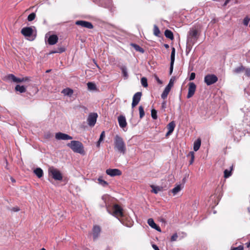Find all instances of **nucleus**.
<instances>
[{"label": "nucleus", "mask_w": 250, "mask_h": 250, "mask_svg": "<svg viewBox=\"0 0 250 250\" xmlns=\"http://www.w3.org/2000/svg\"><path fill=\"white\" fill-rule=\"evenodd\" d=\"M174 62H170V68H169V74L171 75L173 69Z\"/></svg>", "instance_id": "nucleus-46"}, {"label": "nucleus", "mask_w": 250, "mask_h": 250, "mask_svg": "<svg viewBox=\"0 0 250 250\" xmlns=\"http://www.w3.org/2000/svg\"><path fill=\"white\" fill-rule=\"evenodd\" d=\"M166 105H167V103L166 101H163L162 103V108L163 109H165V108H166Z\"/></svg>", "instance_id": "nucleus-52"}, {"label": "nucleus", "mask_w": 250, "mask_h": 250, "mask_svg": "<svg viewBox=\"0 0 250 250\" xmlns=\"http://www.w3.org/2000/svg\"><path fill=\"white\" fill-rule=\"evenodd\" d=\"M164 46H165V47L166 48H168V47H169V45H168V44H165L164 45Z\"/></svg>", "instance_id": "nucleus-60"}, {"label": "nucleus", "mask_w": 250, "mask_h": 250, "mask_svg": "<svg viewBox=\"0 0 250 250\" xmlns=\"http://www.w3.org/2000/svg\"><path fill=\"white\" fill-rule=\"evenodd\" d=\"M147 223L152 228L157 230L159 232L161 231L160 228L155 224L153 219H148L147 220Z\"/></svg>", "instance_id": "nucleus-16"}, {"label": "nucleus", "mask_w": 250, "mask_h": 250, "mask_svg": "<svg viewBox=\"0 0 250 250\" xmlns=\"http://www.w3.org/2000/svg\"><path fill=\"white\" fill-rule=\"evenodd\" d=\"M87 87L89 90H95L96 89V86L95 83H91V82H88L87 83Z\"/></svg>", "instance_id": "nucleus-31"}, {"label": "nucleus", "mask_w": 250, "mask_h": 250, "mask_svg": "<svg viewBox=\"0 0 250 250\" xmlns=\"http://www.w3.org/2000/svg\"><path fill=\"white\" fill-rule=\"evenodd\" d=\"M199 37L197 30L195 28H192L189 31L187 37V47H191L195 43Z\"/></svg>", "instance_id": "nucleus-2"}, {"label": "nucleus", "mask_w": 250, "mask_h": 250, "mask_svg": "<svg viewBox=\"0 0 250 250\" xmlns=\"http://www.w3.org/2000/svg\"><path fill=\"white\" fill-rule=\"evenodd\" d=\"M36 17V14L35 13H32L30 14H29L27 17V20L29 21H32L35 19Z\"/></svg>", "instance_id": "nucleus-39"}, {"label": "nucleus", "mask_w": 250, "mask_h": 250, "mask_svg": "<svg viewBox=\"0 0 250 250\" xmlns=\"http://www.w3.org/2000/svg\"><path fill=\"white\" fill-rule=\"evenodd\" d=\"M113 215L116 217L122 216L123 214L122 208L118 205H115L113 208Z\"/></svg>", "instance_id": "nucleus-11"}, {"label": "nucleus", "mask_w": 250, "mask_h": 250, "mask_svg": "<svg viewBox=\"0 0 250 250\" xmlns=\"http://www.w3.org/2000/svg\"><path fill=\"white\" fill-rule=\"evenodd\" d=\"M58 41V37L56 35H51L48 39V43L50 45L56 44Z\"/></svg>", "instance_id": "nucleus-17"}, {"label": "nucleus", "mask_w": 250, "mask_h": 250, "mask_svg": "<svg viewBox=\"0 0 250 250\" xmlns=\"http://www.w3.org/2000/svg\"><path fill=\"white\" fill-rule=\"evenodd\" d=\"M165 35L167 38H168L170 40H172L173 39V33L169 30L167 29L165 30Z\"/></svg>", "instance_id": "nucleus-23"}, {"label": "nucleus", "mask_w": 250, "mask_h": 250, "mask_svg": "<svg viewBox=\"0 0 250 250\" xmlns=\"http://www.w3.org/2000/svg\"><path fill=\"white\" fill-rule=\"evenodd\" d=\"M98 115L96 113H91L89 114L87 118L88 124L90 126H93L96 122Z\"/></svg>", "instance_id": "nucleus-6"}, {"label": "nucleus", "mask_w": 250, "mask_h": 250, "mask_svg": "<svg viewBox=\"0 0 250 250\" xmlns=\"http://www.w3.org/2000/svg\"><path fill=\"white\" fill-rule=\"evenodd\" d=\"M23 79V82H27V81H29L30 80V78L29 77H25V78H22Z\"/></svg>", "instance_id": "nucleus-54"}, {"label": "nucleus", "mask_w": 250, "mask_h": 250, "mask_svg": "<svg viewBox=\"0 0 250 250\" xmlns=\"http://www.w3.org/2000/svg\"><path fill=\"white\" fill-rule=\"evenodd\" d=\"M151 117L153 119L157 118V111L154 109L151 110Z\"/></svg>", "instance_id": "nucleus-41"}, {"label": "nucleus", "mask_w": 250, "mask_h": 250, "mask_svg": "<svg viewBox=\"0 0 250 250\" xmlns=\"http://www.w3.org/2000/svg\"><path fill=\"white\" fill-rule=\"evenodd\" d=\"M55 138L57 140H71L73 139L72 136L62 132H58L56 133Z\"/></svg>", "instance_id": "nucleus-9"}, {"label": "nucleus", "mask_w": 250, "mask_h": 250, "mask_svg": "<svg viewBox=\"0 0 250 250\" xmlns=\"http://www.w3.org/2000/svg\"><path fill=\"white\" fill-rule=\"evenodd\" d=\"M48 174L55 180L61 181L62 179V176L61 172L53 167L48 168Z\"/></svg>", "instance_id": "nucleus-4"}, {"label": "nucleus", "mask_w": 250, "mask_h": 250, "mask_svg": "<svg viewBox=\"0 0 250 250\" xmlns=\"http://www.w3.org/2000/svg\"><path fill=\"white\" fill-rule=\"evenodd\" d=\"M118 121L119 123V126L124 128V127L126 126L127 123L126 121L125 118L123 115H120L118 117Z\"/></svg>", "instance_id": "nucleus-14"}, {"label": "nucleus", "mask_w": 250, "mask_h": 250, "mask_svg": "<svg viewBox=\"0 0 250 250\" xmlns=\"http://www.w3.org/2000/svg\"><path fill=\"white\" fill-rule=\"evenodd\" d=\"M218 81V78L214 74H208L204 78V82L207 85H211Z\"/></svg>", "instance_id": "nucleus-5"}, {"label": "nucleus", "mask_w": 250, "mask_h": 250, "mask_svg": "<svg viewBox=\"0 0 250 250\" xmlns=\"http://www.w3.org/2000/svg\"><path fill=\"white\" fill-rule=\"evenodd\" d=\"M150 187L152 188V192L155 194L158 193L159 191H162V188L159 186H155L154 185H151Z\"/></svg>", "instance_id": "nucleus-20"}, {"label": "nucleus", "mask_w": 250, "mask_h": 250, "mask_svg": "<svg viewBox=\"0 0 250 250\" xmlns=\"http://www.w3.org/2000/svg\"><path fill=\"white\" fill-rule=\"evenodd\" d=\"M141 96L142 93L141 92H138L134 95L131 105L132 108H134L138 104L141 100Z\"/></svg>", "instance_id": "nucleus-10"}, {"label": "nucleus", "mask_w": 250, "mask_h": 250, "mask_svg": "<svg viewBox=\"0 0 250 250\" xmlns=\"http://www.w3.org/2000/svg\"><path fill=\"white\" fill-rule=\"evenodd\" d=\"M172 133V131H168V132L166 134V136L167 137L168 136L170 135Z\"/></svg>", "instance_id": "nucleus-57"}, {"label": "nucleus", "mask_w": 250, "mask_h": 250, "mask_svg": "<svg viewBox=\"0 0 250 250\" xmlns=\"http://www.w3.org/2000/svg\"><path fill=\"white\" fill-rule=\"evenodd\" d=\"M106 173L107 175L113 177L115 176H120L122 174V172L118 169H107L106 170Z\"/></svg>", "instance_id": "nucleus-12"}, {"label": "nucleus", "mask_w": 250, "mask_h": 250, "mask_svg": "<svg viewBox=\"0 0 250 250\" xmlns=\"http://www.w3.org/2000/svg\"><path fill=\"white\" fill-rule=\"evenodd\" d=\"M246 245H247V247L248 248L250 247V242H248V243H246Z\"/></svg>", "instance_id": "nucleus-58"}, {"label": "nucleus", "mask_w": 250, "mask_h": 250, "mask_svg": "<svg viewBox=\"0 0 250 250\" xmlns=\"http://www.w3.org/2000/svg\"><path fill=\"white\" fill-rule=\"evenodd\" d=\"M131 45L137 51H139L141 53H144V50L143 48H142V47H141L139 45H137L136 44H135V43H131Z\"/></svg>", "instance_id": "nucleus-26"}, {"label": "nucleus", "mask_w": 250, "mask_h": 250, "mask_svg": "<svg viewBox=\"0 0 250 250\" xmlns=\"http://www.w3.org/2000/svg\"><path fill=\"white\" fill-rule=\"evenodd\" d=\"M250 21V19L248 17H246L244 18L243 21V23L245 25L247 26L249 23V21Z\"/></svg>", "instance_id": "nucleus-43"}, {"label": "nucleus", "mask_w": 250, "mask_h": 250, "mask_svg": "<svg viewBox=\"0 0 250 250\" xmlns=\"http://www.w3.org/2000/svg\"><path fill=\"white\" fill-rule=\"evenodd\" d=\"M232 168H233V166H232L230 167V170L225 169L224 170V177L225 178H229V176H231V171L232 170Z\"/></svg>", "instance_id": "nucleus-27"}, {"label": "nucleus", "mask_w": 250, "mask_h": 250, "mask_svg": "<svg viewBox=\"0 0 250 250\" xmlns=\"http://www.w3.org/2000/svg\"><path fill=\"white\" fill-rule=\"evenodd\" d=\"M33 29L31 27H24L21 30V33L27 37H30L33 34Z\"/></svg>", "instance_id": "nucleus-13"}, {"label": "nucleus", "mask_w": 250, "mask_h": 250, "mask_svg": "<svg viewBox=\"0 0 250 250\" xmlns=\"http://www.w3.org/2000/svg\"><path fill=\"white\" fill-rule=\"evenodd\" d=\"M175 126V123L172 121L170 122L167 125L168 131L173 132Z\"/></svg>", "instance_id": "nucleus-28"}, {"label": "nucleus", "mask_w": 250, "mask_h": 250, "mask_svg": "<svg viewBox=\"0 0 250 250\" xmlns=\"http://www.w3.org/2000/svg\"><path fill=\"white\" fill-rule=\"evenodd\" d=\"M15 90L20 93H24L26 91V87L23 85H17L15 87Z\"/></svg>", "instance_id": "nucleus-21"}, {"label": "nucleus", "mask_w": 250, "mask_h": 250, "mask_svg": "<svg viewBox=\"0 0 250 250\" xmlns=\"http://www.w3.org/2000/svg\"><path fill=\"white\" fill-rule=\"evenodd\" d=\"M201 141L200 139H198L194 143L193 149L195 151L199 150L201 146Z\"/></svg>", "instance_id": "nucleus-18"}, {"label": "nucleus", "mask_w": 250, "mask_h": 250, "mask_svg": "<svg viewBox=\"0 0 250 250\" xmlns=\"http://www.w3.org/2000/svg\"><path fill=\"white\" fill-rule=\"evenodd\" d=\"M23 82V79L22 78H16V80H15V83H21V82Z\"/></svg>", "instance_id": "nucleus-50"}, {"label": "nucleus", "mask_w": 250, "mask_h": 250, "mask_svg": "<svg viewBox=\"0 0 250 250\" xmlns=\"http://www.w3.org/2000/svg\"><path fill=\"white\" fill-rule=\"evenodd\" d=\"M182 189V187L181 185H178L174 188L172 190L171 192L174 195H176Z\"/></svg>", "instance_id": "nucleus-24"}, {"label": "nucleus", "mask_w": 250, "mask_h": 250, "mask_svg": "<svg viewBox=\"0 0 250 250\" xmlns=\"http://www.w3.org/2000/svg\"><path fill=\"white\" fill-rule=\"evenodd\" d=\"M99 183L103 187H106L108 185V183L106 181L103 180L102 177H100L98 179Z\"/></svg>", "instance_id": "nucleus-34"}, {"label": "nucleus", "mask_w": 250, "mask_h": 250, "mask_svg": "<svg viewBox=\"0 0 250 250\" xmlns=\"http://www.w3.org/2000/svg\"><path fill=\"white\" fill-rule=\"evenodd\" d=\"M67 146L74 152L81 154H83L84 152L83 146L80 141H72L70 143L67 144Z\"/></svg>", "instance_id": "nucleus-3"}, {"label": "nucleus", "mask_w": 250, "mask_h": 250, "mask_svg": "<svg viewBox=\"0 0 250 250\" xmlns=\"http://www.w3.org/2000/svg\"><path fill=\"white\" fill-rule=\"evenodd\" d=\"M170 91V89L166 87L163 92L162 93V94L161 95V98L162 99H163L164 100L166 98H167Z\"/></svg>", "instance_id": "nucleus-25"}, {"label": "nucleus", "mask_w": 250, "mask_h": 250, "mask_svg": "<svg viewBox=\"0 0 250 250\" xmlns=\"http://www.w3.org/2000/svg\"><path fill=\"white\" fill-rule=\"evenodd\" d=\"M178 238V235L177 234L174 233L171 237V241H175L177 240Z\"/></svg>", "instance_id": "nucleus-44"}, {"label": "nucleus", "mask_w": 250, "mask_h": 250, "mask_svg": "<svg viewBox=\"0 0 250 250\" xmlns=\"http://www.w3.org/2000/svg\"><path fill=\"white\" fill-rule=\"evenodd\" d=\"M7 78L9 80H11L13 82H15L16 77L12 74H9L7 76Z\"/></svg>", "instance_id": "nucleus-40"}, {"label": "nucleus", "mask_w": 250, "mask_h": 250, "mask_svg": "<svg viewBox=\"0 0 250 250\" xmlns=\"http://www.w3.org/2000/svg\"><path fill=\"white\" fill-rule=\"evenodd\" d=\"M35 37H34V38H33L31 40L32 41L34 39H35Z\"/></svg>", "instance_id": "nucleus-63"}, {"label": "nucleus", "mask_w": 250, "mask_h": 250, "mask_svg": "<svg viewBox=\"0 0 250 250\" xmlns=\"http://www.w3.org/2000/svg\"><path fill=\"white\" fill-rule=\"evenodd\" d=\"M154 35L156 36L159 37L160 34V31L156 25H154L153 29Z\"/></svg>", "instance_id": "nucleus-33"}, {"label": "nucleus", "mask_w": 250, "mask_h": 250, "mask_svg": "<svg viewBox=\"0 0 250 250\" xmlns=\"http://www.w3.org/2000/svg\"><path fill=\"white\" fill-rule=\"evenodd\" d=\"M34 173L37 175V176L40 178L43 175V171L41 168H37L34 170Z\"/></svg>", "instance_id": "nucleus-22"}, {"label": "nucleus", "mask_w": 250, "mask_h": 250, "mask_svg": "<svg viewBox=\"0 0 250 250\" xmlns=\"http://www.w3.org/2000/svg\"><path fill=\"white\" fill-rule=\"evenodd\" d=\"M195 73L194 72H192L190 74V76L189 77V80L190 81H192V80H193L195 79Z\"/></svg>", "instance_id": "nucleus-48"}, {"label": "nucleus", "mask_w": 250, "mask_h": 250, "mask_svg": "<svg viewBox=\"0 0 250 250\" xmlns=\"http://www.w3.org/2000/svg\"><path fill=\"white\" fill-rule=\"evenodd\" d=\"M20 210V209L18 207H14L11 209V210L13 212H17L19 211Z\"/></svg>", "instance_id": "nucleus-49"}, {"label": "nucleus", "mask_w": 250, "mask_h": 250, "mask_svg": "<svg viewBox=\"0 0 250 250\" xmlns=\"http://www.w3.org/2000/svg\"><path fill=\"white\" fill-rule=\"evenodd\" d=\"M65 50V48L63 47H59L57 50L52 51L50 52V54H54V53H61L64 52Z\"/></svg>", "instance_id": "nucleus-32"}, {"label": "nucleus", "mask_w": 250, "mask_h": 250, "mask_svg": "<svg viewBox=\"0 0 250 250\" xmlns=\"http://www.w3.org/2000/svg\"><path fill=\"white\" fill-rule=\"evenodd\" d=\"M156 81H157V82H158L159 83H160V84L162 83V81H161V80H160L159 79V78H158V77H156Z\"/></svg>", "instance_id": "nucleus-56"}, {"label": "nucleus", "mask_w": 250, "mask_h": 250, "mask_svg": "<svg viewBox=\"0 0 250 250\" xmlns=\"http://www.w3.org/2000/svg\"><path fill=\"white\" fill-rule=\"evenodd\" d=\"M245 74L247 76L250 77V68H247L245 70Z\"/></svg>", "instance_id": "nucleus-51"}, {"label": "nucleus", "mask_w": 250, "mask_h": 250, "mask_svg": "<svg viewBox=\"0 0 250 250\" xmlns=\"http://www.w3.org/2000/svg\"><path fill=\"white\" fill-rule=\"evenodd\" d=\"M228 2H229V0H226L224 4L226 5L228 3Z\"/></svg>", "instance_id": "nucleus-61"}, {"label": "nucleus", "mask_w": 250, "mask_h": 250, "mask_svg": "<svg viewBox=\"0 0 250 250\" xmlns=\"http://www.w3.org/2000/svg\"><path fill=\"white\" fill-rule=\"evenodd\" d=\"M139 111L140 118L142 119L145 116V111L144 110V108L141 105L139 107Z\"/></svg>", "instance_id": "nucleus-38"}, {"label": "nucleus", "mask_w": 250, "mask_h": 250, "mask_svg": "<svg viewBox=\"0 0 250 250\" xmlns=\"http://www.w3.org/2000/svg\"><path fill=\"white\" fill-rule=\"evenodd\" d=\"M41 250H46L44 248H42V249H41Z\"/></svg>", "instance_id": "nucleus-62"}, {"label": "nucleus", "mask_w": 250, "mask_h": 250, "mask_svg": "<svg viewBox=\"0 0 250 250\" xmlns=\"http://www.w3.org/2000/svg\"><path fill=\"white\" fill-rule=\"evenodd\" d=\"M62 93L64 95L71 96L73 93V90L69 88H66L63 89Z\"/></svg>", "instance_id": "nucleus-19"}, {"label": "nucleus", "mask_w": 250, "mask_h": 250, "mask_svg": "<svg viewBox=\"0 0 250 250\" xmlns=\"http://www.w3.org/2000/svg\"><path fill=\"white\" fill-rule=\"evenodd\" d=\"M244 70H245L244 67L243 66H242V65H241V66H240L239 67H237L236 68H235L233 70V72L234 73L238 74V73H241V72H242Z\"/></svg>", "instance_id": "nucleus-30"}, {"label": "nucleus", "mask_w": 250, "mask_h": 250, "mask_svg": "<svg viewBox=\"0 0 250 250\" xmlns=\"http://www.w3.org/2000/svg\"><path fill=\"white\" fill-rule=\"evenodd\" d=\"M75 24L88 29H91L93 28V25L90 22L85 21H76Z\"/></svg>", "instance_id": "nucleus-8"}, {"label": "nucleus", "mask_w": 250, "mask_h": 250, "mask_svg": "<svg viewBox=\"0 0 250 250\" xmlns=\"http://www.w3.org/2000/svg\"><path fill=\"white\" fill-rule=\"evenodd\" d=\"M173 83L171 80H170L168 84L167 85L166 87L171 89V87L173 86Z\"/></svg>", "instance_id": "nucleus-45"}, {"label": "nucleus", "mask_w": 250, "mask_h": 250, "mask_svg": "<svg viewBox=\"0 0 250 250\" xmlns=\"http://www.w3.org/2000/svg\"><path fill=\"white\" fill-rule=\"evenodd\" d=\"M189 155H190L191 156V160L189 162V163L190 164H192L194 161V152L193 151H191L189 152Z\"/></svg>", "instance_id": "nucleus-42"}, {"label": "nucleus", "mask_w": 250, "mask_h": 250, "mask_svg": "<svg viewBox=\"0 0 250 250\" xmlns=\"http://www.w3.org/2000/svg\"><path fill=\"white\" fill-rule=\"evenodd\" d=\"M121 70L124 77H125V78H127L128 76L127 74L126 67L125 66H122L121 67Z\"/></svg>", "instance_id": "nucleus-35"}, {"label": "nucleus", "mask_w": 250, "mask_h": 250, "mask_svg": "<svg viewBox=\"0 0 250 250\" xmlns=\"http://www.w3.org/2000/svg\"><path fill=\"white\" fill-rule=\"evenodd\" d=\"M50 71V70H47V71H46V72H49Z\"/></svg>", "instance_id": "nucleus-64"}, {"label": "nucleus", "mask_w": 250, "mask_h": 250, "mask_svg": "<svg viewBox=\"0 0 250 250\" xmlns=\"http://www.w3.org/2000/svg\"><path fill=\"white\" fill-rule=\"evenodd\" d=\"M10 179L13 183H15L16 182L15 180L13 177H11Z\"/></svg>", "instance_id": "nucleus-59"}, {"label": "nucleus", "mask_w": 250, "mask_h": 250, "mask_svg": "<svg viewBox=\"0 0 250 250\" xmlns=\"http://www.w3.org/2000/svg\"><path fill=\"white\" fill-rule=\"evenodd\" d=\"M114 149L118 152L125 154L126 152V145L123 138L119 135H116L114 138Z\"/></svg>", "instance_id": "nucleus-1"}, {"label": "nucleus", "mask_w": 250, "mask_h": 250, "mask_svg": "<svg viewBox=\"0 0 250 250\" xmlns=\"http://www.w3.org/2000/svg\"><path fill=\"white\" fill-rule=\"evenodd\" d=\"M243 249H244L243 246L240 245L237 247H235V248H233L231 249V250H243Z\"/></svg>", "instance_id": "nucleus-47"}, {"label": "nucleus", "mask_w": 250, "mask_h": 250, "mask_svg": "<svg viewBox=\"0 0 250 250\" xmlns=\"http://www.w3.org/2000/svg\"><path fill=\"white\" fill-rule=\"evenodd\" d=\"M152 247L155 250H160L158 247L155 244H152Z\"/></svg>", "instance_id": "nucleus-53"}, {"label": "nucleus", "mask_w": 250, "mask_h": 250, "mask_svg": "<svg viewBox=\"0 0 250 250\" xmlns=\"http://www.w3.org/2000/svg\"><path fill=\"white\" fill-rule=\"evenodd\" d=\"M101 232V228L99 226H95L93 228V236L94 240H96L99 237Z\"/></svg>", "instance_id": "nucleus-15"}, {"label": "nucleus", "mask_w": 250, "mask_h": 250, "mask_svg": "<svg viewBox=\"0 0 250 250\" xmlns=\"http://www.w3.org/2000/svg\"><path fill=\"white\" fill-rule=\"evenodd\" d=\"M175 50L174 47L172 48V51L171 53V56H170V62H174L175 61Z\"/></svg>", "instance_id": "nucleus-36"}, {"label": "nucleus", "mask_w": 250, "mask_h": 250, "mask_svg": "<svg viewBox=\"0 0 250 250\" xmlns=\"http://www.w3.org/2000/svg\"><path fill=\"white\" fill-rule=\"evenodd\" d=\"M104 137H105V132L104 131H103L102 132V133L100 135V138H99L98 141L97 142V146L98 147L100 146L101 142H102L103 141Z\"/></svg>", "instance_id": "nucleus-29"}, {"label": "nucleus", "mask_w": 250, "mask_h": 250, "mask_svg": "<svg viewBox=\"0 0 250 250\" xmlns=\"http://www.w3.org/2000/svg\"><path fill=\"white\" fill-rule=\"evenodd\" d=\"M44 136L46 138H49L51 136V135L50 133H47L44 135Z\"/></svg>", "instance_id": "nucleus-55"}, {"label": "nucleus", "mask_w": 250, "mask_h": 250, "mask_svg": "<svg viewBox=\"0 0 250 250\" xmlns=\"http://www.w3.org/2000/svg\"><path fill=\"white\" fill-rule=\"evenodd\" d=\"M188 85V93L187 95V98L188 99L193 96L196 88L195 84L193 82L189 83Z\"/></svg>", "instance_id": "nucleus-7"}, {"label": "nucleus", "mask_w": 250, "mask_h": 250, "mask_svg": "<svg viewBox=\"0 0 250 250\" xmlns=\"http://www.w3.org/2000/svg\"><path fill=\"white\" fill-rule=\"evenodd\" d=\"M141 82L142 85L144 87H146L148 86L147 79L146 78H145V77L142 78L141 79Z\"/></svg>", "instance_id": "nucleus-37"}]
</instances>
